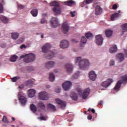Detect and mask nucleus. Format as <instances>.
I'll return each instance as SVG.
<instances>
[{"label":"nucleus","mask_w":127,"mask_h":127,"mask_svg":"<svg viewBox=\"0 0 127 127\" xmlns=\"http://www.w3.org/2000/svg\"><path fill=\"white\" fill-rule=\"evenodd\" d=\"M20 49H23V48H26V46H25V45L23 44L20 47Z\"/></svg>","instance_id":"nucleus-51"},{"label":"nucleus","mask_w":127,"mask_h":127,"mask_svg":"<svg viewBox=\"0 0 127 127\" xmlns=\"http://www.w3.org/2000/svg\"><path fill=\"white\" fill-rule=\"evenodd\" d=\"M41 121H46V118L43 117H41L39 118Z\"/></svg>","instance_id":"nucleus-50"},{"label":"nucleus","mask_w":127,"mask_h":127,"mask_svg":"<svg viewBox=\"0 0 127 127\" xmlns=\"http://www.w3.org/2000/svg\"><path fill=\"white\" fill-rule=\"evenodd\" d=\"M23 85H21L20 86H19V88L20 89V90H22V89H23Z\"/></svg>","instance_id":"nucleus-54"},{"label":"nucleus","mask_w":127,"mask_h":127,"mask_svg":"<svg viewBox=\"0 0 127 127\" xmlns=\"http://www.w3.org/2000/svg\"><path fill=\"white\" fill-rule=\"evenodd\" d=\"M113 9H117L118 8V5L114 4L112 6Z\"/></svg>","instance_id":"nucleus-46"},{"label":"nucleus","mask_w":127,"mask_h":127,"mask_svg":"<svg viewBox=\"0 0 127 127\" xmlns=\"http://www.w3.org/2000/svg\"><path fill=\"white\" fill-rule=\"evenodd\" d=\"M89 77L90 80L95 81V80H96V78H97V75L94 71H91L89 73Z\"/></svg>","instance_id":"nucleus-17"},{"label":"nucleus","mask_w":127,"mask_h":127,"mask_svg":"<svg viewBox=\"0 0 127 127\" xmlns=\"http://www.w3.org/2000/svg\"><path fill=\"white\" fill-rule=\"evenodd\" d=\"M75 61L76 63H79V67L80 69H84V68H86V67L90 65L89 60L86 59L82 60V58L80 57L76 58Z\"/></svg>","instance_id":"nucleus-2"},{"label":"nucleus","mask_w":127,"mask_h":127,"mask_svg":"<svg viewBox=\"0 0 127 127\" xmlns=\"http://www.w3.org/2000/svg\"><path fill=\"white\" fill-rule=\"evenodd\" d=\"M25 84H26V86H27V87H31V86H32V81L30 80H28L24 82Z\"/></svg>","instance_id":"nucleus-36"},{"label":"nucleus","mask_w":127,"mask_h":127,"mask_svg":"<svg viewBox=\"0 0 127 127\" xmlns=\"http://www.w3.org/2000/svg\"><path fill=\"white\" fill-rule=\"evenodd\" d=\"M120 15V14L119 13H115L114 14H113L111 16V19L112 20V21H114V20H116V18H118Z\"/></svg>","instance_id":"nucleus-26"},{"label":"nucleus","mask_w":127,"mask_h":127,"mask_svg":"<svg viewBox=\"0 0 127 127\" xmlns=\"http://www.w3.org/2000/svg\"><path fill=\"white\" fill-rule=\"evenodd\" d=\"M19 79H20V77H19V76H15L14 77L11 78V80L12 82H15Z\"/></svg>","instance_id":"nucleus-43"},{"label":"nucleus","mask_w":127,"mask_h":127,"mask_svg":"<svg viewBox=\"0 0 127 127\" xmlns=\"http://www.w3.org/2000/svg\"><path fill=\"white\" fill-rule=\"evenodd\" d=\"M46 22V20H45V19L44 18L41 20V23L42 24H44Z\"/></svg>","instance_id":"nucleus-45"},{"label":"nucleus","mask_w":127,"mask_h":127,"mask_svg":"<svg viewBox=\"0 0 127 127\" xmlns=\"http://www.w3.org/2000/svg\"><path fill=\"white\" fill-rule=\"evenodd\" d=\"M5 44L1 45V47H2V48H5Z\"/></svg>","instance_id":"nucleus-55"},{"label":"nucleus","mask_w":127,"mask_h":127,"mask_svg":"<svg viewBox=\"0 0 127 127\" xmlns=\"http://www.w3.org/2000/svg\"><path fill=\"white\" fill-rule=\"evenodd\" d=\"M61 48H67L69 46V42L65 40H63L60 44Z\"/></svg>","instance_id":"nucleus-13"},{"label":"nucleus","mask_w":127,"mask_h":127,"mask_svg":"<svg viewBox=\"0 0 127 127\" xmlns=\"http://www.w3.org/2000/svg\"><path fill=\"white\" fill-rule=\"evenodd\" d=\"M51 23L52 26L54 27H57L60 25L59 21H58V19L57 17H53L51 20Z\"/></svg>","instance_id":"nucleus-11"},{"label":"nucleus","mask_w":127,"mask_h":127,"mask_svg":"<svg viewBox=\"0 0 127 127\" xmlns=\"http://www.w3.org/2000/svg\"><path fill=\"white\" fill-rule=\"evenodd\" d=\"M87 42V39H86V37H82V38L81 39V44H80V46L81 47H84V45L85 44V43Z\"/></svg>","instance_id":"nucleus-27"},{"label":"nucleus","mask_w":127,"mask_h":127,"mask_svg":"<svg viewBox=\"0 0 127 127\" xmlns=\"http://www.w3.org/2000/svg\"><path fill=\"white\" fill-rule=\"evenodd\" d=\"M123 32H127V23H125L122 25Z\"/></svg>","instance_id":"nucleus-37"},{"label":"nucleus","mask_w":127,"mask_h":127,"mask_svg":"<svg viewBox=\"0 0 127 127\" xmlns=\"http://www.w3.org/2000/svg\"><path fill=\"white\" fill-rule=\"evenodd\" d=\"M39 99L42 101H47L48 100V93L45 91L41 92L39 93Z\"/></svg>","instance_id":"nucleus-6"},{"label":"nucleus","mask_w":127,"mask_h":127,"mask_svg":"<svg viewBox=\"0 0 127 127\" xmlns=\"http://www.w3.org/2000/svg\"><path fill=\"white\" fill-rule=\"evenodd\" d=\"M38 108L41 110H44L45 109V105L44 103H39L38 104Z\"/></svg>","instance_id":"nucleus-33"},{"label":"nucleus","mask_w":127,"mask_h":127,"mask_svg":"<svg viewBox=\"0 0 127 127\" xmlns=\"http://www.w3.org/2000/svg\"><path fill=\"white\" fill-rule=\"evenodd\" d=\"M90 111H92V110L91 109V108H89V109L88 110V112H90Z\"/></svg>","instance_id":"nucleus-63"},{"label":"nucleus","mask_w":127,"mask_h":127,"mask_svg":"<svg viewBox=\"0 0 127 127\" xmlns=\"http://www.w3.org/2000/svg\"><path fill=\"white\" fill-rule=\"evenodd\" d=\"M117 59L120 61V62H122L124 61L125 60V56H124V54L122 53H119L117 55Z\"/></svg>","instance_id":"nucleus-23"},{"label":"nucleus","mask_w":127,"mask_h":127,"mask_svg":"<svg viewBox=\"0 0 127 127\" xmlns=\"http://www.w3.org/2000/svg\"><path fill=\"white\" fill-rule=\"evenodd\" d=\"M18 96L19 97V100L21 104L22 105H25L26 104V98L24 96L20 95L19 93H18Z\"/></svg>","instance_id":"nucleus-18"},{"label":"nucleus","mask_w":127,"mask_h":127,"mask_svg":"<svg viewBox=\"0 0 127 127\" xmlns=\"http://www.w3.org/2000/svg\"><path fill=\"white\" fill-rule=\"evenodd\" d=\"M117 51H118V49L116 45L112 46L109 50V52L110 53H116Z\"/></svg>","instance_id":"nucleus-24"},{"label":"nucleus","mask_w":127,"mask_h":127,"mask_svg":"<svg viewBox=\"0 0 127 127\" xmlns=\"http://www.w3.org/2000/svg\"><path fill=\"white\" fill-rule=\"evenodd\" d=\"M70 97L74 101H77L78 100V95L76 94H74V95H70Z\"/></svg>","instance_id":"nucleus-42"},{"label":"nucleus","mask_w":127,"mask_h":127,"mask_svg":"<svg viewBox=\"0 0 127 127\" xmlns=\"http://www.w3.org/2000/svg\"><path fill=\"white\" fill-rule=\"evenodd\" d=\"M3 4H4V0H1L0 3V13H3Z\"/></svg>","instance_id":"nucleus-38"},{"label":"nucleus","mask_w":127,"mask_h":127,"mask_svg":"<svg viewBox=\"0 0 127 127\" xmlns=\"http://www.w3.org/2000/svg\"><path fill=\"white\" fill-rule=\"evenodd\" d=\"M121 80H119L117 83L115 87L114 88L115 91H119L121 87H122V84H124V83H127V75H125L121 77Z\"/></svg>","instance_id":"nucleus-3"},{"label":"nucleus","mask_w":127,"mask_h":127,"mask_svg":"<svg viewBox=\"0 0 127 127\" xmlns=\"http://www.w3.org/2000/svg\"><path fill=\"white\" fill-rule=\"evenodd\" d=\"M0 20L3 23H8V18L4 16L1 15Z\"/></svg>","instance_id":"nucleus-25"},{"label":"nucleus","mask_w":127,"mask_h":127,"mask_svg":"<svg viewBox=\"0 0 127 127\" xmlns=\"http://www.w3.org/2000/svg\"><path fill=\"white\" fill-rule=\"evenodd\" d=\"M80 76V71H77L72 77L71 80H73L74 79H78Z\"/></svg>","instance_id":"nucleus-31"},{"label":"nucleus","mask_w":127,"mask_h":127,"mask_svg":"<svg viewBox=\"0 0 127 127\" xmlns=\"http://www.w3.org/2000/svg\"><path fill=\"white\" fill-rule=\"evenodd\" d=\"M30 109L33 113H36V112L37 111V107H36L34 104H31L30 105Z\"/></svg>","instance_id":"nucleus-32"},{"label":"nucleus","mask_w":127,"mask_h":127,"mask_svg":"<svg viewBox=\"0 0 127 127\" xmlns=\"http://www.w3.org/2000/svg\"><path fill=\"white\" fill-rule=\"evenodd\" d=\"M91 112H92V113H93V114H95V113H96V111H95V109H92L91 110Z\"/></svg>","instance_id":"nucleus-57"},{"label":"nucleus","mask_w":127,"mask_h":127,"mask_svg":"<svg viewBox=\"0 0 127 127\" xmlns=\"http://www.w3.org/2000/svg\"><path fill=\"white\" fill-rule=\"evenodd\" d=\"M43 16H46V14H43Z\"/></svg>","instance_id":"nucleus-64"},{"label":"nucleus","mask_w":127,"mask_h":127,"mask_svg":"<svg viewBox=\"0 0 127 127\" xmlns=\"http://www.w3.org/2000/svg\"><path fill=\"white\" fill-rule=\"evenodd\" d=\"M75 11H74L73 12V11H70V13L72 17H74V16H75Z\"/></svg>","instance_id":"nucleus-48"},{"label":"nucleus","mask_w":127,"mask_h":127,"mask_svg":"<svg viewBox=\"0 0 127 127\" xmlns=\"http://www.w3.org/2000/svg\"><path fill=\"white\" fill-rule=\"evenodd\" d=\"M31 13L34 17L37 16V15L38 14V10H37V9H32L31 11Z\"/></svg>","instance_id":"nucleus-28"},{"label":"nucleus","mask_w":127,"mask_h":127,"mask_svg":"<svg viewBox=\"0 0 127 127\" xmlns=\"http://www.w3.org/2000/svg\"><path fill=\"white\" fill-rule=\"evenodd\" d=\"M56 102L58 105H59L62 109L65 108L66 106V103L64 101H62L59 99H56Z\"/></svg>","instance_id":"nucleus-14"},{"label":"nucleus","mask_w":127,"mask_h":127,"mask_svg":"<svg viewBox=\"0 0 127 127\" xmlns=\"http://www.w3.org/2000/svg\"><path fill=\"white\" fill-rule=\"evenodd\" d=\"M94 0H84L83 3V4H90V3H92Z\"/></svg>","instance_id":"nucleus-41"},{"label":"nucleus","mask_w":127,"mask_h":127,"mask_svg":"<svg viewBox=\"0 0 127 127\" xmlns=\"http://www.w3.org/2000/svg\"><path fill=\"white\" fill-rule=\"evenodd\" d=\"M64 4L65 5H68V6H72V5H76V2L73 0H69L64 2Z\"/></svg>","instance_id":"nucleus-20"},{"label":"nucleus","mask_w":127,"mask_h":127,"mask_svg":"<svg viewBox=\"0 0 127 127\" xmlns=\"http://www.w3.org/2000/svg\"><path fill=\"white\" fill-rule=\"evenodd\" d=\"M105 34L107 37H111L113 35V31L112 30H107L105 31Z\"/></svg>","instance_id":"nucleus-29"},{"label":"nucleus","mask_w":127,"mask_h":127,"mask_svg":"<svg viewBox=\"0 0 127 127\" xmlns=\"http://www.w3.org/2000/svg\"><path fill=\"white\" fill-rule=\"evenodd\" d=\"M73 64H66L65 65V69H66V72L69 74L73 72Z\"/></svg>","instance_id":"nucleus-12"},{"label":"nucleus","mask_w":127,"mask_h":127,"mask_svg":"<svg viewBox=\"0 0 127 127\" xmlns=\"http://www.w3.org/2000/svg\"><path fill=\"white\" fill-rule=\"evenodd\" d=\"M60 5V4H59V3L57 2V1H54L50 3L51 6H54V7H55V6H57V5Z\"/></svg>","instance_id":"nucleus-39"},{"label":"nucleus","mask_w":127,"mask_h":127,"mask_svg":"<svg viewBox=\"0 0 127 127\" xmlns=\"http://www.w3.org/2000/svg\"><path fill=\"white\" fill-rule=\"evenodd\" d=\"M53 11L55 15H59L61 14V7L60 5H57L53 8Z\"/></svg>","instance_id":"nucleus-9"},{"label":"nucleus","mask_w":127,"mask_h":127,"mask_svg":"<svg viewBox=\"0 0 127 127\" xmlns=\"http://www.w3.org/2000/svg\"><path fill=\"white\" fill-rule=\"evenodd\" d=\"M47 109L51 112H56V107L51 103L48 104Z\"/></svg>","instance_id":"nucleus-19"},{"label":"nucleus","mask_w":127,"mask_h":127,"mask_svg":"<svg viewBox=\"0 0 127 127\" xmlns=\"http://www.w3.org/2000/svg\"><path fill=\"white\" fill-rule=\"evenodd\" d=\"M87 119L88 120H92V115H88V116L87 117Z\"/></svg>","instance_id":"nucleus-52"},{"label":"nucleus","mask_w":127,"mask_h":127,"mask_svg":"<svg viewBox=\"0 0 127 127\" xmlns=\"http://www.w3.org/2000/svg\"><path fill=\"white\" fill-rule=\"evenodd\" d=\"M19 36V34H18V33L14 32L11 33V37L12 39L16 40L18 38V37Z\"/></svg>","instance_id":"nucleus-30"},{"label":"nucleus","mask_w":127,"mask_h":127,"mask_svg":"<svg viewBox=\"0 0 127 127\" xmlns=\"http://www.w3.org/2000/svg\"><path fill=\"white\" fill-rule=\"evenodd\" d=\"M51 48V45L47 43L45 44L42 48V51L44 53H49V56L46 57L47 59H52L53 57H55L54 52L49 51Z\"/></svg>","instance_id":"nucleus-1"},{"label":"nucleus","mask_w":127,"mask_h":127,"mask_svg":"<svg viewBox=\"0 0 127 127\" xmlns=\"http://www.w3.org/2000/svg\"><path fill=\"white\" fill-rule=\"evenodd\" d=\"M41 38H44V34H42L41 36Z\"/></svg>","instance_id":"nucleus-59"},{"label":"nucleus","mask_w":127,"mask_h":127,"mask_svg":"<svg viewBox=\"0 0 127 127\" xmlns=\"http://www.w3.org/2000/svg\"><path fill=\"white\" fill-rule=\"evenodd\" d=\"M103 41H104V38L102 35H98L95 37V43L97 45H102Z\"/></svg>","instance_id":"nucleus-7"},{"label":"nucleus","mask_w":127,"mask_h":127,"mask_svg":"<svg viewBox=\"0 0 127 127\" xmlns=\"http://www.w3.org/2000/svg\"><path fill=\"white\" fill-rule=\"evenodd\" d=\"M18 57L16 55H13L10 58V61L11 62H15L16 61V59H17Z\"/></svg>","instance_id":"nucleus-40"},{"label":"nucleus","mask_w":127,"mask_h":127,"mask_svg":"<svg viewBox=\"0 0 127 127\" xmlns=\"http://www.w3.org/2000/svg\"><path fill=\"white\" fill-rule=\"evenodd\" d=\"M49 79L51 82H53L55 80V75L53 73H50L49 74Z\"/></svg>","instance_id":"nucleus-34"},{"label":"nucleus","mask_w":127,"mask_h":127,"mask_svg":"<svg viewBox=\"0 0 127 127\" xmlns=\"http://www.w3.org/2000/svg\"><path fill=\"white\" fill-rule=\"evenodd\" d=\"M72 86V82L70 81H67L63 84V87L64 91H67L71 88Z\"/></svg>","instance_id":"nucleus-10"},{"label":"nucleus","mask_w":127,"mask_h":127,"mask_svg":"<svg viewBox=\"0 0 127 127\" xmlns=\"http://www.w3.org/2000/svg\"><path fill=\"white\" fill-rule=\"evenodd\" d=\"M125 52L126 55H127V50H125Z\"/></svg>","instance_id":"nucleus-62"},{"label":"nucleus","mask_w":127,"mask_h":127,"mask_svg":"<svg viewBox=\"0 0 127 127\" xmlns=\"http://www.w3.org/2000/svg\"><path fill=\"white\" fill-rule=\"evenodd\" d=\"M18 7L19 8V9H23V8L24 7V6H23V5L20 4L18 5Z\"/></svg>","instance_id":"nucleus-47"},{"label":"nucleus","mask_w":127,"mask_h":127,"mask_svg":"<svg viewBox=\"0 0 127 127\" xmlns=\"http://www.w3.org/2000/svg\"><path fill=\"white\" fill-rule=\"evenodd\" d=\"M11 119L12 122H14V121H15V118H14V117H12Z\"/></svg>","instance_id":"nucleus-58"},{"label":"nucleus","mask_w":127,"mask_h":127,"mask_svg":"<svg viewBox=\"0 0 127 127\" xmlns=\"http://www.w3.org/2000/svg\"><path fill=\"white\" fill-rule=\"evenodd\" d=\"M77 92L78 93L79 96H82V99H87V97L90 94V88L85 89L83 94H82V90L81 89H78Z\"/></svg>","instance_id":"nucleus-5"},{"label":"nucleus","mask_w":127,"mask_h":127,"mask_svg":"<svg viewBox=\"0 0 127 127\" xmlns=\"http://www.w3.org/2000/svg\"><path fill=\"white\" fill-rule=\"evenodd\" d=\"M72 41L73 42H78V41H76V40H72Z\"/></svg>","instance_id":"nucleus-61"},{"label":"nucleus","mask_w":127,"mask_h":127,"mask_svg":"<svg viewBox=\"0 0 127 127\" xmlns=\"http://www.w3.org/2000/svg\"><path fill=\"white\" fill-rule=\"evenodd\" d=\"M28 92V96L30 98H33V97H34V96H35V93H36V91H35V90H34V89H29Z\"/></svg>","instance_id":"nucleus-22"},{"label":"nucleus","mask_w":127,"mask_h":127,"mask_svg":"<svg viewBox=\"0 0 127 127\" xmlns=\"http://www.w3.org/2000/svg\"><path fill=\"white\" fill-rule=\"evenodd\" d=\"M114 65H115V61L111 60L110 61V65L111 66H114Z\"/></svg>","instance_id":"nucleus-49"},{"label":"nucleus","mask_w":127,"mask_h":127,"mask_svg":"<svg viewBox=\"0 0 127 127\" xmlns=\"http://www.w3.org/2000/svg\"><path fill=\"white\" fill-rule=\"evenodd\" d=\"M62 27L64 33L66 34V33H67V32H68L69 30V25H68V24H67V23L65 22L63 23Z\"/></svg>","instance_id":"nucleus-16"},{"label":"nucleus","mask_w":127,"mask_h":127,"mask_svg":"<svg viewBox=\"0 0 127 127\" xmlns=\"http://www.w3.org/2000/svg\"><path fill=\"white\" fill-rule=\"evenodd\" d=\"M114 82V80L112 78H109L106 81L103 82L101 83L102 87H104V88H108L111 84H112Z\"/></svg>","instance_id":"nucleus-8"},{"label":"nucleus","mask_w":127,"mask_h":127,"mask_svg":"<svg viewBox=\"0 0 127 127\" xmlns=\"http://www.w3.org/2000/svg\"><path fill=\"white\" fill-rule=\"evenodd\" d=\"M2 121L3 123H5L6 124L8 123V120H7V118H6V117H5V116L3 117V118L2 119Z\"/></svg>","instance_id":"nucleus-44"},{"label":"nucleus","mask_w":127,"mask_h":127,"mask_svg":"<svg viewBox=\"0 0 127 127\" xmlns=\"http://www.w3.org/2000/svg\"><path fill=\"white\" fill-rule=\"evenodd\" d=\"M55 62H48L45 64V67L47 68V69H50L51 68H53L55 66Z\"/></svg>","instance_id":"nucleus-15"},{"label":"nucleus","mask_w":127,"mask_h":127,"mask_svg":"<svg viewBox=\"0 0 127 127\" xmlns=\"http://www.w3.org/2000/svg\"><path fill=\"white\" fill-rule=\"evenodd\" d=\"M103 12V9L100 7V6H97L95 8V14L96 15H100Z\"/></svg>","instance_id":"nucleus-21"},{"label":"nucleus","mask_w":127,"mask_h":127,"mask_svg":"<svg viewBox=\"0 0 127 127\" xmlns=\"http://www.w3.org/2000/svg\"><path fill=\"white\" fill-rule=\"evenodd\" d=\"M102 104H103V101H100L99 102L98 105H99L100 106H101V105H102Z\"/></svg>","instance_id":"nucleus-56"},{"label":"nucleus","mask_w":127,"mask_h":127,"mask_svg":"<svg viewBox=\"0 0 127 127\" xmlns=\"http://www.w3.org/2000/svg\"><path fill=\"white\" fill-rule=\"evenodd\" d=\"M61 91V89L60 88H58L57 90L56 91V93L58 94L60 93V91Z\"/></svg>","instance_id":"nucleus-53"},{"label":"nucleus","mask_w":127,"mask_h":127,"mask_svg":"<svg viewBox=\"0 0 127 127\" xmlns=\"http://www.w3.org/2000/svg\"><path fill=\"white\" fill-rule=\"evenodd\" d=\"M85 37L87 39H89L90 38H93L94 37V36H93V34L91 32H88L85 33Z\"/></svg>","instance_id":"nucleus-35"},{"label":"nucleus","mask_w":127,"mask_h":127,"mask_svg":"<svg viewBox=\"0 0 127 127\" xmlns=\"http://www.w3.org/2000/svg\"><path fill=\"white\" fill-rule=\"evenodd\" d=\"M22 58H24V62H25V63H29L35 60V55L33 53H30L27 55L26 56H21L20 59Z\"/></svg>","instance_id":"nucleus-4"},{"label":"nucleus","mask_w":127,"mask_h":127,"mask_svg":"<svg viewBox=\"0 0 127 127\" xmlns=\"http://www.w3.org/2000/svg\"><path fill=\"white\" fill-rule=\"evenodd\" d=\"M54 72L55 73H57V72H58V69H55Z\"/></svg>","instance_id":"nucleus-60"}]
</instances>
